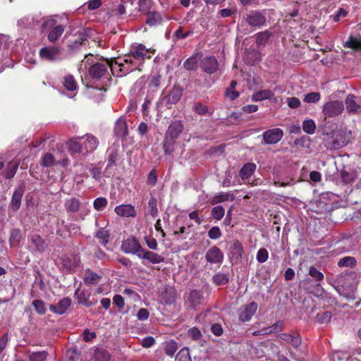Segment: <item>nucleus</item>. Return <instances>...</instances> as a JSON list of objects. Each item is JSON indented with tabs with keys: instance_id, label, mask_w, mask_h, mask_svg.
<instances>
[{
	"instance_id": "nucleus-62",
	"label": "nucleus",
	"mask_w": 361,
	"mask_h": 361,
	"mask_svg": "<svg viewBox=\"0 0 361 361\" xmlns=\"http://www.w3.org/2000/svg\"><path fill=\"white\" fill-rule=\"evenodd\" d=\"M288 106L291 109H297L300 106L301 102L297 97H288L286 99Z\"/></svg>"
},
{
	"instance_id": "nucleus-63",
	"label": "nucleus",
	"mask_w": 361,
	"mask_h": 361,
	"mask_svg": "<svg viewBox=\"0 0 361 361\" xmlns=\"http://www.w3.org/2000/svg\"><path fill=\"white\" fill-rule=\"evenodd\" d=\"M236 12H237V9L235 8H228L221 9L219 11V13L220 14L221 17L227 18V17H231V16L235 14Z\"/></svg>"
},
{
	"instance_id": "nucleus-1",
	"label": "nucleus",
	"mask_w": 361,
	"mask_h": 361,
	"mask_svg": "<svg viewBox=\"0 0 361 361\" xmlns=\"http://www.w3.org/2000/svg\"><path fill=\"white\" fill-rule=\"evenodd\" d=\"M152 52L145 48L143 44H137L132 47L130 54L124 58H118L115 59V64L111 68L114 70L116 66L119 68L118 76H122L129 72L135 70L137 67V62L143 60L145 58L149 59L150 54Z\"/></svg>"
},
{
	"instance_id": "nucleus-57",
	"label": "nucleus",
	"mask_w": 361,
	"mask_h": 361,
	"mask_svg": "<svg viewBox=\"0 0 361 361\" xmlns=\"http://www.w3.org/2000/svg\"><path fill=\"white\" fill-rule=\"evenodd\" d=\"M55 164V159L50 153H47L42 159V164L44 166L48 167L54 166Z\"/></svg>"
},
{
	"instance_id": "nucleus-50",
	"label": "nucleus",
	"mask_w": 361,
	"mask_h": 361,
	"mask_svg": "<svg viewBox=\"0 0 361 361\" xmlns=\"http://www.w3.org/2000/svg\"><path fill=\"white\" fill-rule=\"evenodd\" d=\"M96 361H108L110 358L109 353L104 349H99L94 354Z\"/></svg>"
},
{
	"instance_id": "nucleus-51",
	"label": "nucleus",
	"mask_w": 361,
	"mask_h": 361,
	"mask_svg": "<svg viewBox=\"0 0 361 361\" xmlns=\"http://www.w3.org/2000/svg\"><path fill=\"white\" fill-rule=\"evenodd\" d=\"M107 205V200L105 197H98L94 200L93 206L97 211H102Z\"/></svg>"
},
{
	"instance_id": "nucleus-55",
	"label": "nucleus",
	"mask_w": 361,
	"mask_h": 361,
	"mask_svg": "<svg viewBox=\"0 0 361 361\" xmlns=\"http://www.w3.org/2000/svg\"><path fill=\"white\" fill-rule=\"evenodd\" d=\"M222 235L219 226H213L208 231V236L212 240H217Z\"/></svg>"
},
{
	"instance_id": "nucleus-27",
	"label": "nucleus",
	"mask_w": 361,
	"mask_h": 361,
	"mask_svg": "<svg viewBox=\"0 0 361 361\" xmlns=\"http://www.w3.org/2000/svg\"><path fill=\"white\" fill-rule=\"evenodd\" d=\"M115 133L118 137H125L128 135V127L125 119L119 118L115 126Z\"/></svg>"
},
{
	"instance_id": "nucleus-5",
	"label": "nucleus",
	"mask_w": 361,
	"mask_h": 361,
	"mask_svg": "<svg viewBox=\"0 0 361 361\" xmlns=\"http://www.w3.org/2000/svg\"><path fill=\"white\" fill-rule=\"evenodd\" d=\"M344 110L343 102L338 100L329 101L324 104L322 113L325 118H333L341 115Z\"/></svg>"
},
{
	"instance_id": "nucleus-37",
	"label": "nucleus",
	"mask_w": 361,
	"mask_h": 361,
	"mask_svg": "<svg viewBox=\"0 0 361 361\" xmlns=\"http://www.w3.org/2000/svg\"><path fill=\"white\" fill-rule=\"evenodd\" d=\"M212 281L217 286L226 285L229 281V276L226 274L217 273L212 276Z\"/></svg>"
},
{
	"instance_id": "nucleus-40",
	"label": "nucleus",
	"mask_w": 361,
	"mask_h": 361,
	"mask_svg": "<svg viewBox=\"0 0 361 361\" xmlns=\"http://www.w3.org/2000/svg\"><path fill=\"white\" fill-rule=\"evenodd\" d=\"M193 110L200 116H205L207 114L211 116L213 114L212 111H209L208 107L201 102L195 103L193 106Z\"/></svg>"
},
{
	"instance_id": "nucleus-54",
	"label": "nucleus",
	"mask_w": 361,
	"mask_h": 361,
	"mask_svg": "<svg viewBox=\"0 0 361 361\" xmlns=\"http://www.w3.org/2000/svg\"><path fill=\"white\" fill-rule=\"evenodd\" d=\"M144 259L149 261L151 263L156 264L158 262V256L152 252L144 251L142 257Z\"/></svg>"
},
{
	"instance_id": "nucleus-20",
	"label": "nucleus",
	"mask_w": 361,
	"mask_h": 361,
	"mask_svg": "<svg viewBox=\"0 0 361 361\" xmlns=\"http://www.w3.org/2000/svg\"><path fill=\"white\" fill-rule=\"evenodd\" d=\"M235 197L233 194L222 192L209 198L208 200V202L212 205H215L216 204L224 202L228 200L233 201Z\"/></svg>"
},
{
	"instance_id": "nucleus-61",
	"label": "nucleus",
	"mask_w": 361,
	"mask_h": 361,
	"mask_svg": "<svg viewBox=\"0 0 361 361\" xmlns=\"http://www.w3.org/2000/svg\"><path fill=\"white\" fill-rule=\"evenodd\" d=\"M158 20L157 14L156 12H149L147 13V18L146 20V23L147 25L150 26H153L157 25Z\"/></svg>"
},
{
	"instance_id": "nucleus-15",
	"label": "nucleus",
	"mask_w": 361,
	"mask_h": 361,
	"mask_svg": "<svg viewBox=\"0 0 361 361\" xmlns=\"http://www.w3.org/2000/svg\"><path fill=\"white\" fill-rule=\"evenodd\" d=\"M278 338L290 344L293 348H298L302 343V339L298 334H290L281 333L278 334Z\"/></svg>"
},
{
	"instance_id": "nucleus-7",
	"label": "nucleus",
	"mask_w": 361,
	"mask_h": 361,
	"mask_svg": "<svg viewBox=\"0 0 361 361\" xmlns=\"http://www.w3.org/2000/svg\"><path fill=\"white\" fill-rule=\"evenodd\" d=\"M258 305L255 302H251L242 306L238 311V319L241 322H247L251 320L256 313Z\"/></svg>"
},
{
	"instance_id": "nucleus-23",
	"label": "nucleus",
	"mask_w": 361,
	"mask_h": 361,
	"mask_svg": "<svg viewBox=\"0 0 361 361\" xmlns=\"http://www.w3.org/2000/svg\"><path fill=\"white\" fill-rule=\"evenodd\" d=\"M340 176L344 184L350 183L355 181L357 178V173L355 169L348 171L345 169H343L340 172Z\"/></svg>"
},
{
	"instance_id": "nucleus-24",
	"label": "nucleus",
	"mask_w": 361,
	"mask_h": 361,
	"mask_svg": "<svg viewBox=\"0 0 361 361\" xmlns=\"http://www.w3.org/2000/svg\"><path fill=\"white\" fill-rule=\"evenodd\" d=\"M188 300L190 307L194 308L197 305H199L202 303V301L203 300L202 293L200 290H192L189 293Z\"/></svg>"
},
{
	"instance_id": "nucleus-10",
	"label": "nucleus",
	"mask_w": 361,
	"mask_h": 361,
	"mask_svg": "<svg viewBox=\"0 0 361 361\" xmlns=\"http://www.w3.org/2000/svg\"><path fill=\"white\" fill-rule=\"evenodd\" d=\"M205 259L210 264H221L224 259V255L217 246L214 245L207 251Z\"/></svg>"
},
{
	"instance_id": "nucleus-34",
	"label": "nucleus",
	"mask_w": 361,
	"mask_h": 361,
	"mask_svg": "<svg viewBox=\"0 0 361 361\" xmlns=\"http://www.w3.org/2000/svg\"><path fill=\"white\" fill-rule=\"evenodd\" d=\"M63 32L64 27L63 25L54 26V27L50 31V32L48 35V39L51 42H54L59 39V37L61 36Z\"/></svg>"
},
{
	"instance_id": "nucleus-45",
	"label": "nucleus",
	"mask_w": 361,
	"mask_h": 361,
	"mask_svg": "<svg viewBox=\"0 0 361 361\" xmlns=\"http://www.w3.org/2000/svg\"><path fill=\"white\" fill-rule=\"evenodd\" d=\"M96 237L99 239L103 245H106L109 242V233L108 231L100 228L96 233Z\"/></svg>"
},
{
	"instance_id": "nucleus-8",
	"label": "nucleus",
	"mask_w": 361,
	"mask_h": 361,
	"mask_svg": "<svg viewBox=\"0 0 361 361\" xmlns=\"http://www.w3.org/2000/svg\"><path fill=\"white\" fill-rule=\"evenodd\" d=\"M121 250L125 253L135 254L138 257H142L143 250L134 238H128L125 240L121 245Z\"/></svg>"
},
{
	"instance_id": "nucleus-2",
	"label": "nucleus",
	"mask_w": 361,
	"mask_h": 361,
	"mask_svg": "<svg viewBox=\"0 0 361 361\" xmlns=\"http://www.w3.org/2000/svg\"><path fill=\"white\" fill-rule=\"evenodd\" d=\"M183 126L180 121H176L169 126L163 144V148L166 154H171L173 151L175 140L183 132Z\"/></svg>"
},
{
	"instance_id": "nucleus-33",
	"label": "nucleus",
	"mask_w": 361,
	"mask_h": 361,
	"mask_svg": "<svg viewBox=\"0 0 361 361\" xmlns=\"http://www.w3.org/2000/svg\"><path fill=\"white\" fill-rule=\"evenodd\" d=\"M357 260L354 257L347 256L342 257L339 259L338 262V266L339 267H350L354 268L357 266Z\"/></svg>"
},
{
	"instance_id": "nucleus-25",
	"label": "nucleus",
	"mask_w": 361,
	"mask_h": 361,
	"mask_svg": "<svg viewBox=\"0 0 361 361\" xmlns=\"http://www.w3.org/2000/svg\"><path fill=\"white\" fill-rule=\"evenodd\" d=\"M343 47L355 51H361V36L358 37L353 35L349 36L348 40L343 44Z\"/></svg>"
},
{
	"instance_id": "nucleus-6",
	"label": "nucleus",
	"mask_w": 361,
	"mask_h": 361,
	"mask_svg": "<svg viewBox=\"0 0 361 361\" xmlns=\"http://www.w3.org/2000/svg\"><path fill=\"white\" fill-rule=\"evenodd\" d=\"M157 92L155 90L149 91L145 97V102L142 106V111L144 116H147L152 111L158 109V100L156 99Z\"/></svg>"
},
{
	"instance_id": "nucleus-58",
	"label": "nucleus",
	"mask_w": 361,
	"mask_h": 361,
	"mask_svg": "<svg viewBox=\"0 0 361 361\" xmlns=\"http://www.w3.org/2000/svg\"><path fill=\"white\" fill-rule=\"evenodd\" d=\"M269 257V252L265 248H260L257 253V260L259 263L265 262Z\"/></svg>"
},
{
	"instance_id": "nucleus-38",
	"label": "nucleus",
	"mask_w": 361,
	"mask_h": 361,
	"mask_svg": "<svg viewBox=\"0 0 361 361\" xmlns=\"http://www.w3.org/2000/svg\"><path fill=\"white\" fill-rule=\"evenodd\" d=\"M197 56H192L185 61L183 67L188 71H195L197 68Z\"/></svg>"
},
{
	"instance_id": "nucleus-42",
	"label": "nucleus",
	"mask_w": 361,
	"mask_h": 361,
	"mask_svg": "<svg viewBox=\"0 0 361 361\" xmlns=\"http://www.w3.org/2000/svg\"><path fill=\"white\" fill-rule=\"evenodd\" d=\"M316 129V124L312 119L305 120L302 123V130L307 134L312 135L314 133Z\"/></svg>"
},
{
	"instance_id": "nucleus-56",
	"label": "nucleus",
	"mask_w": 361,
	"mask_h": 361,
	"mask_svg": "<svg viewBox=\"0 0 361 361\" xmlns=\"http://www.w3.org/2000/svg\"><path fill=\"white\" fill-rule=\"evenodd\" d=\"M188 336L194 341H200L202 337V334L200 329L197 327L190 328L188 330Z\"/></svg>"
},
{
	"instance_id": "nucleus-47",
	"label": "nucleus",
	"mask_w": 361,
	"mask_h": 361,
	"mask_svg": "<svg viewBox=\"0 0 361 361\" xmlns=\"http://www.w3.org/2000/svg\"><path fill=\"white\" fill-rule=\"evenodd\" d=\"M309 275L317 282L324 279V274L314 266L309 268Z\"/></svg>"
},
{
	"instance_id": "nucleus-11",
	"label": "nucleus",
	"mask_w": 361,
	"mask_h": 361,
	"mask_svg": "<svg viewBox=\"0 0 361 361\" xmlns=\"http://www.w3.org/2000/svg\"><path fill=\"white\" fill-rule=\"evenodd\" d=\"M200 67L204 72L213 74L218 70L219 63L214 56H207L201 61Z\"/></svg>"
},
{
	"instance_id": "nucleus-36",
	"label": "nucleus",
	"mask_w": 361,
	"mask_h": 361,
	"mask_svg": "<svg viewBox=\"0 0 361 361\" xmlns=\"http://www.w3.org/2000/svg\"><path fill=\"white\" fill-rule=\"evenodd\" d=\"M68 149L70 151L74 153H83L82 142L81 143L79 140L73 139L68 142Z\"/></svg>"
},
{
	"instance_id": "nucleus-28",
	"label": "nucleus",
	"mask_w": 361,
	"mask_h": 361,
	"mask_svg": "<svg viewBox=\"0 0 361 361\" xmlns=\"http://www.w3.org/2000/svg\"><path fill=\"white\" fill-rule=\"evenodd\" d=\"M274 96L270 90H263L254 93L252 96L253 102H259L264 99H271Z\"/></svg>"
},
{
	"instance_id": "nucleus-60",
	"label": "nucleus",
	"mask_w": 361,
	"mask_h": 361,
	"mask_svg": "<svg viewBox=\"0 0 361 361\" xmlns=\"http://www.w3.org/2000/svg\"><path fill=\"white\" fill-rule=\"evenodd\" d=\"M32 305L34 306L36 312L40 314H43L46 312V307L44 302L40 300H34L32 302Z\"/></svg>"
},
{
	"instance_id": "nucleus-32",
	"label": "nucleus",
	"mask_w": 361,
	"mask_h": 361,
	"mask_svg": "<svg viewBox=\"0 0 361 361\" xmlns=\"http://www.w3.org/2000/svg\"><path fill=\"white\" fill-rule=\"evenodd\" d=\"M177 343L174 340H169L163 343V349L167 355L173 357L177 350Z\"/></svg>"
},
{
	"instance_id": "nucleus-49",
	"label": "nucleus",
	"mask_w": 361,
	"mask_h": 361,
	"mask_svg": "<svg viewBox=\"0 0 361 361\" xmlns=\"http://www.w3.org/2000/svg\"><path fill=\"white\" fill-rule=\"evenodd\" d=\"M99 278L100 277L97 274L90 271H87L85 273L84 280L87 283L94 284L98 282Z\"/></svg>"
},
{
	"instance_id": "nucleus-4",
	"label": "nucleus",
	"mask_w": 361,
	"mask_h": 361,
	"mask_svg": "<svg viewBox=\"0 0 361 361\" xmlns=\"http://www.w3.org/2000/svg\"><path fill=\"white\" fill-rule=\"evenodd\" d=\"M39 57L43 61H56L62 59L61 49L58 47L47 46L42 48L39 52Z\"/></svg>"
},
{
	"instance_id": "nucleus-26",
	"label": "nucleus",
	"mask_w": 361,
	"mask_h": 361,
	"mask_svg": "<svg viewBox=\"0 0 361 361\" xmlns=\"http://www.w3.org/2000/svg\"><path fill=\"white\" fill-rule=\"evenodd\" d=\"M256 170V165L254 163L245 164L240 171V176L244 180L249 179Z\"/></svg>"
},
{
	"instance_id": "nucleus-52",
	"label": "nucleus",
	"mask_w": 361,
	"mask_h": 361,
	"mask_svg": "<svg viewBox=\"0 0 361 361\" xmlns=\"http://www.w3.org/2000/svg\"><path fill=\"white\" fill-rule=\"evenodd\" d=\"M321 98L319 92H310L305 95L303 101L306 103H316Z\"/></svg>"
},
{
	"instance_id": "nucleus-30",
	"label": "nucleus",
	"mask_w": 361,
	"mask_h": 361,
	"mask_svg": "<svg viewBox=\"0 0 361 361\" xmlns=\"http://www.w3.org/2000/svg\"><path fill=\"white\" fill-rule=\"evenodd\" d=\"M157 198L156 195L151 194V197L148 202V206L147 208V214L151 215L152 216L154 217L158 214V210L157 208Z\"/></svg>"
},
{
	"instance_id": "nucleus-53",
	"label": "nucleus",
	"mask_w": 361,
	"mask_h": 361,
	"mask_svg": "<svg viewBox=\"0 0 361 361\" xmlns=\"http://www.w3.org/2000/svg\"><path fill=\"white\" fill-rule=\"evenodd\" d=\"M47 357V353L45 351L33 353L30 355V361H45Z\"/></svg>"
},
{
	"instance_id": "nucleus-39",
	"label": "nucleus",
	"mask_w": 361,
	"mask_h": 361,
	"mask_svg": "<svg viewBox=\"0 0 361 361\" xmlns=\"http://www.w3.org/2000/svg\"><path fill=\"white\" fill-rule=\"evenodd\" d=\"M63 84L67 90L75 91L77 89V83L72 75L65 76Z\"/></svg>"
},
{
	"instance_id": "nucleus-13",
	"label": "nucleus",
	"mask_w": 361,
	"mask_h": 361,
	"mask_svg": "<svg viewBox=\"0 0 361 361\" xmlns=\"http://www.w3.org/2000/svg\"><path fill=\"white\" fill-rule=\"evenodd\" d=\"M81 139L84 140L82 142L84 154L95 150L99 145V141L97 138L92 135L87 134Z\"/></svg>"
},
{
	"instance_id": "nucleus-17",
	"label": "nucleus",
	"mask_w": 361,
	"mask_h": 361,
	"mask_svg": "<svg viewBox=\"0 0 361 361\" xmlns=\"http://www.w3.org/2000/svg\"><path fill=\"white\" fill-rule=\"evenodd\" d=\"M30 247L33 252H42L47 247L44 240L38 235L30 237Z\"/></svg>"
},
{
	"instance_id": "nucleus-41",
	"label": "nucleus",
	"mask_w": 361,
	"mask_h": 361,
	"mask_svg": "<svg viewBox=\"0 0 361 361\" xmlns=\"http://www.w3.org/2000/svg\"><path fill=\"white\" fill-rule=\"evenodd\" d=\"M271 36V33L268 30L260 32L257 34L255 42L258 45H264L267 42Z\"/></svg>"
},
{
	"instance_id": "nucleus-64",
	"label": "nucleus",
	"mask_w": 361,
	"mask_h": 361,
	"mask_svg": "<svg viewBox=\"0 0 361 361\" xmlns=\"http://www.w3.org/2000/svg\"><path fill=\"white\" fill-rule=\"evenodd\" d=\"M283 328V322H278L275 323L274 324L271 325L269 327H267L268 329L267 334H271L273 332H279L281 331Z\"/></svg>"
},
{
	"instance_id": "nucleus-43",
	"label": "nucleus",
	"mask_w": 361,
	"mask_h": 361,
	"mask_svg": "<svg viewBox=\"0 0 361 361\" xmlns=\"http://www.w3.org/2000/svg\"><path fill=\"white\" fill-rule=\"evenodd\" d=\"M75 295L77 297L78 303L82 304L86 307H90L91 305V303L88 301V295L82 291L78 289L75 290Z\"/></svg>"
},
{
	"instance_id": "nucleus-9",
	"label": "nucleus",
	"mask_w": 361,
	"mask_h": 361,
	"mask_svg": "<svg viewBox=\"0 0 361 361\" xmlns=\"http://www.w3.org/2000/svg\"><path fill=\"white\" fill-rule=\"evenodd\" d=\"M263 140L267 145L278 143L283 137V131L279 128L264 131L262 134Z\"/></svg>"
},
{
	"instance_id": "nucleus-59",
	"label": "nucleus",
	"mask_w": 361,
	"mask_h": 361,
	"mask_svg": "<svg viewBox=\"0 0 361 361\" xmlns=\"http://www.w3.org/2000/svg\"><path fill=\"white\" fill-rule=\"evenodd\" d=\"M18 25L20 27H33L35 25L33 18L30 16H26L20 18L18 21Z\"/></svg>"
},
{
	"instance_id": "nucleus-46",
	"label": "nucleus",
	"mask_w": 361,
	"mask_h": 361,
	"mask_svg": "<svg viewBox=\"0 0 361 361\" xmlns=\"http://www.w3.org/2000/svg\"><path fill=\"white\" fill-rule=\"evenodd\" d=\"M225 214V209L222 206H216L212 209V216L213 219L219 221Z\"/></svg>"
},
{
	"instance_id": "nucleus-18",
	"label": "nucleus",
	"mask_w": 361,
	"mask_h": 361,
	"mask_svg": "<svg viewBox=\"0 0 361 361\" xmlns=\"http://www.w3.org/2000/svg\"><path fill=\"white\" fill-rule=\"evenodd\" d=\"M161 302L166 305H171L175 302L177 293L173 287H167L161 292Z\"/></svg>"
},
{
	"instance_id": "nucleus-19",
	"label": "nucleus",
	"mask_w": 361,
	"mask_h": 361,
	"mask_svg": "<svg viewBox=\"0 0 361 361\" xmlns=\"http://www.w3.org/2000/svg\"><path fill=\"white\" fill-rule=\"evenodd\" d=\"M71 305V300L68 298H64L61 300L56 305H51L50 310L59 314H62L66 312Z\"/></svg>"
},
{
	"instance_id": "nucleus-31",
	"label": "nucleus",
	"mask_w": 361,
	"mask_h": 361,
	"mask_svg": "<svg viewBox=\"0 0 361 361\" xmlns=\"http://www.w3.org/2000/svg\"><path fill=\"white\" fill-rule=\"evenodd\" d=\"M182 96V89L178 87H174L167 95V101L171 104H176Z\"/></svg>"
},
{
	"instance_id": "nucleus-21",
	"label": "nucleus",
	"mask_w": 361,
	"mask_h": 361,
	"mask_svg": "<svg viewBox=\"0 0 361 361\" xmlns=\"http://www.w3.org/2000/svg\"><path fill=\"white\" fill-rule=\"evenodd\" d=\"M346 110L349 114H357L361 106L357 104L355 97L353 94H348L345 99Z\"/></svg>"
},
{
	"instance_id": "nucleus-22",
	"label": "nucleus",
	"mask_w": 361,
	"mask_h": 361,
	"mask_svg": "<svg viewBox=\"0 0 361 361\" xmlns=\"http://www.w3.org/2000/svg\"><path fill=\"white\" fill-rule=\"evenodd\" d=\"M230 252L233 259L240 260L244 253V249L242 243L238 240H234L233 244L231 245Z\"/></svg>"
},
{
	"instance_id": "nucleus-44",
	"label": "nucleus",
	"mask_w": 361,
	"mask_h": 361,
	"mask_svg": "<svg viewBox=\"0 0 361 361\" xmlns=\"http://www.w3.org/2000/svg\"><path fill=\"white\" fill-rule=\"evenodd\" d=\"M176 361H192L188 348H182L176 355Z\"/></svg>"
},
{
	"instance_id": "nucleus-29",
	"label": "nucleus",
	"mask_w": 361,
	"mask_h": 361,
	"mask_svg": "<svg viewBox=\"0 0 361 361\" xmlns=\"http://www.w3.org/2000/svg\"><path fill=\"white\" fill-rule=\"evenodd\" d=\"M64 207L67 212L75 213L80 209V202L78 199L71 197L65 202Z\"/></svg>"
},
{
	"instance_id": "nucleus-48",
	"label": "nucleus",
	"mask_w": 361,
	"mask_h": 361,
	"mask_svg": "<svg viewBox=\"0 0 361 361\" xmlns=\"http://www.w3.org/2000/svg\"><path fill=\"white\" fill-rule=\"evenodd\" d=\"M332 317V314L329 311L318 313L316 316V319L321 324L328 323Z\"/></svg>"
},
{
	"instance_id": "nucleus-3",
	"label": "nucleus",
	"mask_w": 361,
	"mask_h": 361,
	"mask_svg": "<svg viewBox=\"0 0 361 361\" xmlns=\"http://www.w3.org/2000/svg\"><path fill=\"white\" fill-rule=\"evenodd\" d=\"M114 64L115 59L114 61L102 60L94 63L89 68L90 75L94 78H100L108 73V68H110L111 72L114 74L116 71H119L118 66H116L114 70L112 69L111 66Z\"/></svg>"
},
{
	"instance_id": "nucleus-12",
	"label": "nucleus",
	"mask_w": 361,
	"mask_h": 361,
	"mask_svg": "<svg viewBox=\"0 0 361 361\" xmlns=\"http://www.w3.org/2000/svg\"><path fill=\"white\" fill-rule=\"evenodd\" d=\"M245 20L252 27H260L265 24L266 18L262 13L252 11L247 14Z\"/></svg>"
},
{
	"instance_id": "nucleus-16",
	"label": "nucleus",
	"mask_w": 361,
	"mask_h": 361,
	"mask_svg": "<svg viewBox=\"0 0 361 361\" xmlns=\"http://www.w3.org/2000/svg\"><path fill=\"white\" fill-rule=\"evenodd\" d=\"M114 211L121 216L135 217L136 216L135 209L131 204H121L116 206Z\"/></svg>"
},
{
	"instance_id": "nucleus-35",
	"label": "nucleus",
	"mask_w": 361,
	"mask_h": 361,
	"mask_svg": "<svg viewBox=\"0 0 361 361\" xmlns=\"http://www.w3.org/2000/svg\"><path fill=\"white\" fill-rule=\"evenodd\" d=\"M18 163L16 161H11L8 164L6 169L4 171V176L6 178H13L18 169Z\"/></svg>"
},
{
	"instance_id": "nucleus-14",
	"label": "nucleus",
	"mask_w": 361,
	"mask_h": 361,
	"mask_svg": "<svg viewBox=\"0 0 361 361\" xmlns=\"http://www.w3.org/2000/svg\"><path fill=\"white\" fill-rule=\"evenodd\" d=\"M24 192V188L22 186L17 188L14 190L10 203L11 208L13 211H17L20 209Z\"/></svg>"
}]
</instances>
